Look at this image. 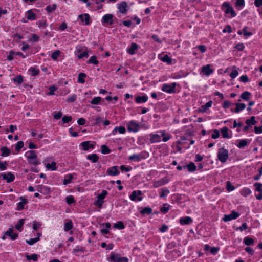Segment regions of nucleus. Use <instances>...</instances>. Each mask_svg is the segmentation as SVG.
<instances>
[{
    "label": "nucleus",
    "mask_w": 262,
    "mask_h": 262,
    "mask_svg": "<svg viewBox=\"0 0 262 262\" xmlns=\"http://www.w3.org/2000/svg\"><path fill=\"white\" fill-rule=\"evenodd\" d=\"M25 156L30 164H33L34 165H37L40 163L37 158V155L35 151H27L25 153Z\"/></svg>",
    "instance_id": "f257e3e1"
},
{
    "label": "nucleus",
    "mask_w": 262,
    "mask_h": 262,
    "mask_svg": "<svg viewBox=\"0 0 262 262\" xmlns=\"http://www.w3.org/2000/svg\"><path fill=\"white\" fill-rule=\"evenodd\" d=\"M109 262H128V258L126 257H122L120 254L111 252L110 257L107 258Z\"/></svg>",
    "instance_id": "f03ea898"
},
{
    "label": "nucleus",
    "mask_w": 262,
    "mask_h": 262,
    "mask_svg": "<svg viewBox=\"0 0 262 262\" xmlns=\"http://www.w3.org/2000/svg\"><path fill=\"white\" fill-rule=\"evenodd\" d=\"M127 129L129 132L137 133L141 128L140 123L135 120L129 121L126 123Z\"/></svg>",
    "instance_id": "7ed1b4c3"
},
{
    "label": "nucleus",
    "mask_w": 262,
    "mask_h": 262,
    "mask_svg": "<svg viewBox=\"0 0 262 262\" xmlns=\"http://www.w3.org/2000/svg\"><path fill=\"white\" fill-rule=\"evenodd\" d=\"M74 54L78 59L87 58L89 56L87 49L82 46H77L74 51Z\"/></svg>",
    "instance_id": "20e7f679"
},
{
    "label": "nucleus",
    "mask_w": 262,
    "mask_h": 262,
    "mask_svg": "<svg viewBox=\"0 0 262 262\" xmlns=\"http://www.w3.org/2000/svg\"><path fill=\"white\" fill-rule=\"evenodd\" d=\"M149 157V154L145 151H142L140 153L133 154L129 156L128 160L134 162H139L143 159H145Z\"/></svg>",
    "instance_id": "39448f33"
},
{
    "label": "nucleus",
    "mask_w": 262,
    "mask_h": 262,
    "mask_svg": "<svg viewBox=\"0 0 262 262\" xmlns=\"http://www.w3.org/2000/svg\"><path fill=\"white\" fill-rule=\"evenodd\" d=\"M107 194L108 192L106 190H102L101 193L97 196L96 200L94 203V205L99 208H101L104 203L103 200Z\"/></svg>",
    "instance_id": "423d86ee"
},
{
    "label": "nucleus",
    "mask_w": 262,
    "mask_h": 262,
    "mask_svg": "<svg viewBox=\"0 0 262 262\" xmlns=\"http://www.w3.org/2000/svg\"><path fill=\"white\" fill-rule=\"evenodd\" d=\"M222 9L226 14H230L231 17H234L236 15V13L234 10L233 7L230 6L228 2H224L222 6Z\"/></svg>",
    "instance_id": "0eeeda50"
},
{
    "label": "nucleus",
    "mask_w": 262,
    "mask_h": 262,
    "mask_svg": "<svg viewBox=\"0 0 262 262\" xmlns=\"http://www.w3.org/2000/svg\"><path fill=\"white\" fill-rule=\"evenodd\" d=\"M228 150L223 148L219 149L217 152V158L218 159L222 162L225 163L228 159Z\"/></svg>",
    "instance_id": "6e6552de"
},
{
    "label": "nucleus",
    "mask_w": 262,
    "mask_h": 262,
    "mask_svg": "<svg viewBox=\"0 0 262 262\" xmlns=\"http://www.w3.org/2000/svg\"><path fill=\"white\" fill-rule=\"evenodd\" d=\"M78 18L80 19L79 24L82 25H89L91 23L90 15L88 13L81 14L78 15Z\"/></svg>",
    "instance_id": "1a4fd4ad"
},
{
    "label": "nucleus",
    "mask_w": 262,
    "mask_h": 262,
    "mask_svg": "<svg viewBox=\"0 0 262 262\" xmlns=\"http://www.w3.org/2000/svg\"><path fill=\"white\" fill-rule=\"evenodd\" d=\"M142 195L143 193L141 190H134L129 195V198L134 202L141 201L143 199Z\"/></svg>",
    "instance_id": "9d476101"
},
{
    "label": "nucleus",
    "mask_w": 262,
    "mask_h": 262,
    "mask_svg": "<svg viewBox=\"0 0 262 262\" xmlns=\"http://www.w3.org/2000/svg\"><path fill=\"white\" fill-rule=\"evenodd\" d=\"M113 15L112 14H107L104 15L101 19V23L105 26L106 24L112 25L113 24Z\"/></svg>",
    "instance_id": "9b49d317"
},
{
    "label": "nucleus",
    "mask_w": 262,
    "mask_h": 262,
    "mask_svg": "<svg viewBox=\"0 0 262 262\" xmlns=\"http://www.w3.org/2000/svg\"><path fill=\"white\" fill-rule=\"evenodd\" d=\"M117 8L120 13L124 14L128 11L129 7L126 2L123 1L117 4Z\"/></svg>",
    "instance_id": "f8f14e48"
},
{
    "label": "nucleus",
    "mask_w": 262,
    "mask_h": 262,
    "mask_svg": "<svg viewBox=\"0 0 262 262\" xmlns=\"http://www.w3.org/2000/svg\"><path fill=\"white\" fill-rule=\"evenodd\" d=\"M176 85V83L175 82H173L171 84H163L162 88V90L164 92L171 93L174 91Z\"/></svg>",
    "instance_id": "ddd939ff"
},
{
    "label": "nucleus",
    "mask_w": 262,
    "mask_h": 262,
    "mask_svg": "<svg viewBox=\"0 0 262 262\" xmlns=\"http://www.w3.org/2000/svg\"><path fill=\"white\" fill-rule=\"evenodd\" d=\"M240 214L238 212L232 211L230 214L225 215L223 220L225 222H228L232 220H235L239 216Z\"/></svg>",
    "instance_id": "4468645a"
},
{
    "label": "nucleus",
    "mask_w": 262,
    "mask_h": 262,
    "mask_svg": "<svg viewBox=\"0 0 262 262\" xmlns=\"http://www.w3.org/2000/svg\"><path fill=\"white\" fill-rule=\"evenodd\" d=\"M0 177L2 180H6L8 183L12 182L15 179L14 175L10 172L7 173H2L1 174Z\"/></svg>",
    "instance_id": "2eb2a0df"
},
{
    "label": "nucleus",
    "mask_w": 262,
    "mask_h": 262,
    "mask_svg": "<svg viewBox=\"0 0 262 262\" xmlns=\"http://www.w3.org/2000/svg\"><path fill=\"white\" fill-rule=\"evenodd\" d=\"M168 180L167 177H164L160 180L155 181L153 183V187L158 188L168 183Z\"/></svg>",
    "instance_id": "dca6fc26"
},
{
    "label": "nucleus",
    "mask_w": 262,
    "mask_h": 262,
    "mask_svg": "<svg viewBox=\"0 0 262 262\" xmlns=\"http://www.w3.org/2000/svg\"><path fill=\"white\" fill-rule=\"evenodd\" d=\"M254 186L255 187V191L259 192L258 194H255V196L257 200L262 199V184L259 183H255Z\"/></svg>",
    "instance_id": "f3484780"
},
{
    "label": "nucleus",
    "mask_w": 262,
    "mask_h": 262,
    "mask_svg": "<svg viewBox=\"0 0 262 262\" xmlns=\"http://www.w3.org/2000/svg\"><path fill=\"white\" fill-rule=\"evenodd\" d=\"M138 48L139 46L137 43L132 42L130 46L127 48L126 51L130 55H134Z\"/></svg>",
    "instance_id": "a211bd4d"
},
{
    "label": "nucleus",
    "mask_w": 262,
    "mask_h": 262,
    "mask_svg": "<svg viewBox=\"0 0 262 262\" xmlns=\"http://www.w3.org/2000/svg\"><path fill=\"white\" fill-rule=\"evenodd\" d=\"M106 173L109 176H117L120 172L118 169V167L114 166L108 168L106 171Z\"/></svg>",
    "instance_id": "6ab92c4d"
},
{
    "label": "nucleus",
    "mask_w": 262,
    "mask_h": 262,
    "mask_svg": "<svg viewBox=\"0 0 262 262\" xmlns=\"http://www.w3.org/2000/svg\"><path fill=\"white\" fill-rule=\"evenodd\" d=\"M118 132L120 134H124L126 132L125 127L122 126H116L112 131L111 134L112 135H116Z\"/></svg>",
    "instance_id": "aec40b11"
},
{
    "label": "nucleus",
    "mask_w": 262,
    "mask_h": 262,
    "mask_svg": "<svg viewBox=\"0 0 262 262\" xmlns=\"http://www.w3.org/2000/svg\"><path fill=\"white\" fill-rule=\"evenodd\" d=\"M150 142L151 143H155L160 142L162 140L161 136L157 134H150Z\"/></svg>",
    "instance_id": "412c9836"
},
{
    "label": "nucleus",
    "mask_w": 262,
    "mask_h": 262,
    "mask_svg": "<svg viewBox=\"0 0 262 262\" xmlns=\"http://www.w3.org/2000/svg\"><path fill=\"white\" fill-rule=\"evenodd\" d=\"M80 145L82 147L83 150H88L89 149H94L95 146L91 144L90 141H84L80 143Z\"/></svg>",
    "instance_id": "4be33fe9"
},
{
    "label": "nucleus",
    "mask_w": 262,
    "mask_h": 262,
    "mask_svg": "<svg viewBox=\"0 0 262 262\" xmlns=\"http://www.w3.org/2000/svg\"><path fill=\"white\" fill-rule=\"evenodd\" d=\"M35 10V9H31L27 11L26 15L28 20H34L36 19V14L34 12Z\"/></svg>",
    "instance_id": "5701e85b"
},
{
    "label": "nucleus",
    "mask_w": 262,
    "mask_h": 262,
    "mask_svg": "<svg viewBox=\"0 0 262 262\" xmlns=\"http://www.w3.org/2000/svg\"><path fill=\"white\" fill-rule=\"evenodd\" d=\"M148 97L146 95L138 96L135 99V102L138 104L144 103L148 101Z\"/></svg>",
    "instance_id": "b1692460"
},
{
    "label": "nucleus",
    "mask_w": 262,
    "mask_h": 262,
    "mask_svg": "<svg viewBox=\"0 0 262 262\" xmlns=\"http://www.w3.org/2000/svg\"><path fill=\"white\" fill-rule=\"evenodd\" d=\"M19 199L21 200L20 202L17 204V210H21L24 208V206L27 204L28 201L27 199L24 198L23 196H20Z\"/></svg>",
    "instance_id": "393cba45"
},
{
    "label": "nucleus",
    "mask_w": 262,
    "mask_h": 262,
    "mask_svg": "<svg viewBox=\"0 0 262 262\" xmlns=\"http://www.w3.org/2000/svg\"><path fill=\"white\" fill-rule=\"evenodd\" d=\"M5 235L10 237L12 240H15L18 237V234L14 233L13 229L12 228H9L5 233Z\"/></svg>",
    "instance_id": "a878e982"
},
{
    "label": "nucleus",
    "mask_w": 262,
    "mask_h": 262,
    "mask_svg": "<svg viewBox=\"0 0 262 262\" xmlns=\"http://www.w3.org/2000/svg\"><path fill=\"white\" fill-rule=\"evenodd\" d=\"M202 72L206 76H209L213 72V69H211L210 66L209 64H207L202 67Z\"/></svg>",
    "instance_id": "bb28decb"
},
{
    "label": "nucleus",
    "mask_w": 262,
    "mask_h": 262,
    "mask_svg": "<svg viewBox=\"0 0 262 262\" xmlns=\"http://www.w3.org/2000/svg\"><path fill=\"white\" fill-rule=\"evenodd\" d=\"M236 146L239 148H244L249 144V142L247 139H242L237 140Z\"/></svg>",
    "instance_id": "cd10ccee"
},
{
    "label": "nucleus",
    "mask_w": 262,
    "mask_h": 262,
    "mask_svg": "<svg viewBox=\"0 0 262 262\" xmlns=\"http://www.w3.org/2000/svg\"><path fill=\"white\" fill-rule=\"evenodd\" d=\"M159 59L162 61L164 62H166L168 64H170L171 62V59L169 57L167 54H164L163 55L160 54L158 55Z\"/></svg>",
    "instance_id": "c85d7f7f"
},
{
    "label": "nucleus",
    "mask_w": 262,
    "mask_h": 262,
    "mask_svg": "<svg viewBox=\"0 0 262 262\" xmlns=\"http://www.w3.org/2000/svg\"><path fill=\"white\" fill-rule=\"evenodd\" d=\"M222 137L224 138H231V136L229 134V129L227 127H224L221 129Z\"/></svg>",
    "instance_id": "c756f323"
},
{
    "label": "nucleus",
    "mask_w": 262,
    "mask_h": 262,
    "mask_svg": "<svg viewBox=\"0 0 262 262\" xmlns=\"http://www.w3.org/2000/svg\"><path fill=\"white\" fill-rule=\"evenodd\" d=\"M29 74L32 76H35L39 74V69L35 67H32L28 70Z\"/></svg>",
    "instance_id": "7c9ffc66"
},
{
    "label": "nucleus",
    "mask_w": 262,
    "mask_h": 262,
    "mask_svg": "<svg viewBox=\"0 0 262 262\" xmlns=\"http://www.w3.org/2000/svg\"><path fill=\"white\" fill-rule=\"evenodd\" d=\"M1 154L2 157H7L11 154V150L7 147L4 146L1 148Z\"/></svg>",
    "instance_id": "2f4dec72"
},
{
    "label": "nucleus",
    "mask_w": 262,
    "mask_h": 262,
    "mask_svg": "<svg viewBox=\"0 0 262 262\" xmlns=\"http://www.w3.org/2000/svg\"><path fill=\"white\" fill-rule=\"evenodd\" d=\"M73 178V175L72 174H66L64 177L63 181V184L65 185H68L71 183L72 180Z\"/></svg>",
    "instance_id": "473e14b6"
},
{
    "label": "nucleus",
    "mask_w": 262,
    "mask_h": 262,
    "mask_svg": "<svg viewBox=\"0 0 262 262\" xmlns=\"http://www.w3.org/2000/svg\"><path fill=\"white\" fill-rule=\"evenodd\" d=\"M159 133L160 134L161 137H163L162 140L163 142H166L171 138V136L169 134H167L165 130H160Z\"/></svg>",
    "instance_id": "72a5a7b5"
},
{
    "label": "nucleus",
    "mask_w": 262,
    "mask_h": 262,
    "mask_svg": "<svg viewBox=\"0 0 262 262\" xmlns=\"http://www.w3.org/2000/svg\"><path fill=\"white\" fill-rule=\"evenodd\" d=\"M193 220L189 216L181 217V225H189L192 223Z\"/></svg>",
    "instance_id": "f704fd0d"
},
{
    "label": "nucleus",
    "mask_w": 262,
    "mask_h": 262,
    "mask_svg": "<svg viewBox=\"0 0 262 262\" xmlns=\"http://www.w3.org/2000/svg\"><path fill=\"white\" fill-rule=\"evenodd\" d=\"M184 168H187V170L190 172H194L196 169V166L193 162H190L186 166H183Z\"/></svg>",
    "instance_id": "c9c22d12"
},
{
    "label": "nucleus",
    "mask_w": 262,
    "mask_h": 262,
    "mask_svg": "<svg viewBox=\"0 0 262 262\" xmlns=\"http://www.w3.org/2000/svg\"><path fill=\"white\" fill-rule=\"evenodd\" d=\"M87 159L91 161L93 163L97 162L99 160L98 156L95 154L88 155Z\"/></svg>",
    "instance_id": "e433bc0d"
},
{
    "label": "nucleus",
    "mask_w": 262,
    "mask_h": 262,
    "mask_svg": "<svg viewBox=\"0 0 262 262\" xmlns=\"http://www.w3.org/2000/svg\"><path fill=\"white\" fill-rule=\"evenodd\" d=\"M25 223V220L23 219H20L16 225L15 226L16 229L21 232L22 231V228Z\"/></svg>",
    "instance_id": "4c0bfd02"
},
{
    "label": "nucleus",
    "mask_w": 262,
    "mask_h": 262,
    "mask_svg": "<svg viewBox=\"0 0 262 262\" xmlns=\"http://www.w3.org/2000/svg\"><path fill=\"white\" fill-rule=\"evenodd\" d=\"M159 191L160 198H164L165 196H166L170 192L169 190L166 188H163L160 189L159 190Z\"/></svg>",
    "instance_id": "58836bf2"
},
{
    "label": "nucleus",
    "mask_w": 262,
    "mask_h": 262,
    "mask_svg": "<svg viewBox=\"0 0 262 262\" xmlns=\"http://www.w3.org/2000/svg\"><path fill=\"white\" fill-rule=\"evenodd\" d=\"M212 104V101H209L207 102L205 105L201 106V108L200 109V112H205L206 110L211 106Z\"/></svg>",
    "instance_id": "ea45409f"
},
{
    "label": "nucleus",
    "mask_w": 262,
    "mask_h": 262,
    "mask_svg": "<svg viewBox=\"0 0 262 262\" xmlns=\"http://www.w3.org/2000/svg\"><path fill=\"white\" fill-rule=\"evenodd\" d=\"M235 106V112L236 113H239L241 111L246 108V105L244 103H236Z\"/></svg>",
    "instance_id": "a19ab883"
},
{
    "label": "nucleus",
    "mask_w": 262,
    "mask_h": 262,
    "mask_svg": "<svg viewBox=\"0 0 262 262\" xmlns=\"http://www.w3.org/2000/svg\"><path fill=\"white\" fill-rule=\"evenodd\" d=\"M73 227V223L71 220H70L65 223L64 226V230L66 232L70 230H71V229H72Z\"/></svg>",
    "instance_id": "79ce46f5"
},
{
    "label": "nucleus",
    "mask_w": 262,
    "mask_h": 262,
    "mask_svg": "<svg viewBox=\"0 0 262 262\" xmlns=\"http://www.w3.org/2000/svg\"><path fill=\"white\" fill-rule=\"evenodd\" d=\"M86 77V74L83 73H80L78 75L77 82L79 83H84L85 82L84 78Z\"/></svg>",
    "instance_id": "37998d69"
},
{
    "label": "nucleus",
    "mask_w": 262,
    "mask_h": 262,
    "mask_svg": "<svg viewBox=\"0 0 262 262\" xmlns=\"http://www.w3.org/2000/svg\"><path fill=\"white\" fill-rule=\"evenodd\" d=\"M46 168L51 170H56V163L55 162H52L51 163H47L46 164Z\"/></svg>",
    "instance_id": "c03bdc74"
},
{
    "label": "nucleus",
    "mask_w": 262,
    "mask_h": 262,
    "mask_svg": "<svg viewBox=\"0 0 262 262\" xmlns=\"http://www.w3.org/2000/svg\"><path fill=\"white\" fill-rule=\"evenodd\" d=\"M244 243L247 246L253 245L254 243V239L249 237H246L244 239Z\"/></svg>",
    "instance_id": "a18cd8bd"
},
{
    "label": "nucleus",
    "mask_w": 262,
    "mask_h": 262,
    "mask_svg": "<svg viewBox=\"0 0 262 262\" xmlns=\"http://www.w3.org/2000/svg\"><path fill=\"white\" fill-rule=\"evenodd\" d=\"M251 193V190L248 188H244L241 191V194L243 196H247Z\"/></svg>",
    "instance_id": "49530a36"
},
{
    "label": "nucleus",
    "mask_w": 262,
    "mask_h": 262,
    "mask_svg": "<svg viewBox=\"0 0 262 262\" xmlns=\"http://www.w3.org/2000/svg\"><path fill=\"white\" fill-rule=\"evenodd\" d=\"M251 96V93L248 91H245L241 95V98L245 100H248Z\"/></svg>",
    "instance_id": "de8ad7c7"
},
{
    "label": "nucleus",
    "mask_w": 262,
    "mask_h": 262,
    "mask_svg": "<svg viewBox=\"0 0 262 262\" xmlns=\"http://www.w3.org/2000/svg\"><path fill=\"white\" fill-rule=\"evenodd\" d=\"M114 227L116 229H123L125 228V226L122 222L118 221L114 224Z\"/></svg>",
    "instance_id": "09e8293b"
},
{
    "label": "nucleus",
    "mask_w": 262,
    "mask_h": 262,
    "mask_svg": "<svg viewBox=\"0 0 262 262\" xmlns=\"http://www.w3.org/2000/svg\"><path fill=\"white\" fill-rule=\"evenodd\" d=\"M255 119V118L254 116H252L250 119H247L246 120V124L248 125H255L256 123V121Z\"/></svg>",
    "instance_id": "8fccbe9b"
},
{
    "label": "nucleus",
    "mask_w": 262,
    "mask_h": 262,
    "mask_svg": "<svg viewBox=\"0 0 262 262\" xmlns=\"http://www.w3.org/2000/svg\"><path fill=\"white\" fill-rule=\"evenodd\" d=\"M84 250V248L77 246L73 249V252L77 256H79L80 254L79 253L80 252H83Z\"/></svg>",
    "instance_id": "3c124183"
},
{
    "label": "nucleus",
    "mask_w": 262,
    "mask_h": 262,
    "mask_svg": "<svg viewBox=\"0 0 262 262\" xmlns=\"http://www.w3.org/2000/svg\"><path fill=\"white\" fill-rule=\"evenodd\" d=\"M101 100H102V98L100 97H99V96L95 97L91 101L90 103L92 104L98 105V104H100Z\"/></svg>",
    "instance_id": "603ef678"
},
{
    "label": "nucleus",
    "mask_w": 262,
    "mask_h": 262,
    "mask_svg": "<svg viewBox=\"0 0 262 262\" xmlns=\"http://www.w3.org/2000/svg\"><path fill=\"white\" fill-rule=\"evenodd\" d=\"M152 212V209L149 207H144L141 211L140 213L143 214H149Z\"/></svg>",
    "instance_id": "864d4df0"
},
{
    "label": "nucleus",
    "mask_w": 262,
    "mask_h": 262,
    "mask_svg": "<svg viewBox=\"0 0 262 262\" xmlns=\"http://www.w3.org/2000/svg\"><path fill=\"white\" fill-rule=\"evenodd\" d=\"M26 258L28 260H32L34 261H36L38 259V255L36 254H32L31 255H27Z\"/></svg>",
    "instance_id": "5fc2aeb1"
},
{
    "label": "nucleus",
    "mask_w": 262,
    "mask_h": 262,
    "mask_svg": "<svg viewBox=\"0 0 262 262\" xmlns=\"http://www.w3.org/2000/svg\"><path fill=\"white\" fill-rule=\"evenodd\" d=\"M60 54V51L59 50H56L54 52L52 53L51 55V58L54 60H56L59 57Z\"/></svg>",
    "instance_id": "6e6d98bb"
},
{
    "label": "nucleus",
    "mask_w": 262,
    "mask_h": 262,
    "mask_svg": "<svg viewBox=\"0 0 262 262\" xmlns=\"http://www.w3.org/2000/svg\"><path fill=\"white\" fill-rule=\"evenodd\" d=\"M101 152L103 154H107L111 152L110 149L105 145H103L101 147Z\"/></svg>",
    "instance_id": "4d7b16f0"
},
{
    "label": "nucleus",
    "mask_w": 262,
    "mask_h": 262,
    "mask_svg": "<svg viewBox=\"0 0 262 262\" xmlns=\"http://www.w3.org/2000/svg\"><path fill=\"white\" fill-rule=\"evenodd\" d=\"M66 201L67 204L70 205L75 202V199L73 195H68L66 198Z\"/></svg>",
    "instance_id": "13d9d810"
},
{
    "label": "nucleus",
    "mask_w": 262,
    "mask_h": 262,
    "mask_svg": "<svg viewBox=\"0 0 262 262\" xmlns=\"http://www.w3.org/2000/svg\"><path fill=\"white\" fill-rule=\"evenodd\" d=\"M57 8V6L55 4H53V5H48L46 7V10L49 13L51 12L54 11Z\"/></svg>",
    "instance_id": "bf43d9fd"
},
{
    "label": "nucleus",
    "mask_w": 262,
    "mask_h": 262,
    "mask_svg": "<svg viewBox=\"0 0 262 262\" xmlns=\"http://www.w3.org/2000/svg\"><path fill=\"white\" fill-rule=\"evenodd\" d=\"M24 144L23 141H18L15 145V150L17 151H19L24 147Z\"/></svg>",
    "instance_id": "052dcab7"
},
{
    "label": "nucleus",
    "mask_w": 262,
    "mask_h": 262,
    "mask_svg": "<svg viewBox=\"0 0 262 262\" xmlns=\"http://www.w3.org/2000/svg\"><path fill=\"white\" fill-rule=\"evenodd\" d=\"M88 62L90 63H93L95 65L98 64V61L97 59V57L95 56H91L89 59Z\"/></svg>",
    "instance_id": "680f3d73"
},
{
    "label": "nucleus",
    "mask_w": 262,
    "mask_h": 262,
    "mask_svg": "<svg viewBox=\"0 0 262 262\" xmlns=\"http://www.w3.org/2000/svg\"><path fill=\"white\" fill-rule=\"evenodd\" d=\"M13 81L20 84L23 82V77L21 75H18L13 79Z\"/></svg>",
    "instance_id": "e2e57ef3"
},
{
    "label": "nucleus",
    "mask_w": 262,
    "mask_h": 262,
    "mask_svg": "<svg viewBox=\"0 0 262 262\" xmlns=\"http://www.w3.org/2000/svg\"><path fill=\"white\" fill-rule=\"evenodd\" d=\"M76 99H77L76 95L75 94H72L68 96V98L67 99V102H73L76 100Z\"/></svg>",
    "instance_id": "0e129e2a"
},
{
    "label": "nucleus",
    "mask_w": 262,
    "mask_h": 262,
    "mask_svg": "<svg viewBox=\"0 0 262 262\" xmlns=\"http://www.w3.org/2000/svg\"><path fill=\"white\" fill-rule=\"evenodd\" d=\"M195 49H198L201 53H204L206 51V47L204 45H199L195 47Z\"/></svg>",
    "instance_id": "69168bd1"
},
{
    "label": "nucleus",
    "mask_w": 262,
    "mask_h": 262,
    "mask_svg": "<svg viewBox=\"0 0 262 262\" xmlns=\"http://www.w3.org/2000/svg\"><path fill=\"white\" fill-rule=\"evenodd\" d=\"M39 28H46L47 26V23L46 20H40L37 23Z\"/></svg>",
    "instance_id": "338daca9"
},
{
    "label": "nucleus",
    "mask_w": 262,
    "mask_h": 262,
    "mask_svg": "<svg viewBox=\"0 0 262 262\" xmlns=\"http://www.w3.org/2000/svg\"><path fill=\"white\" fill-rule=\"evenodd\" d=\"M57 90V88L55 85H51L49 87V92L48 94L50 95H52L54 94V92Z\"/></svg>",
    "instance_id": "774afa93"
}]
</instances>
